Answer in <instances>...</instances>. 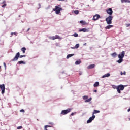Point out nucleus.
Returning a JSON list of instances; mask_svg holds the SVG:
<instances>
[{
    "label": "nucleus",
    "instance_id": "20e7f679",
    "mask_svg": "<svg viewBox=\"0 0 130 130\" xmlns=\"http://www.w3.org/2000/svg\"><path fill=\"white\" fill-rule=\"evenodd\" d=\"M117 92L118 93H119V94H121V91H123V90H124V85H119L118 86H117Z\"/></svg>",
    "mask_w": 130,
    "mask_h": 130
},
{
    "label": "nucleus",
    "instance_id": "dca6fc26",
    "mask_svg": "<svg viewBox=\"0 0 130 130\" xmlns=\"http://www.w3.org/2000/svg\"><path fill=\"white\" fill-rule=\"evenodd\" d=\"M21 51H22L23 53H25L26 52V50H27V49L25 47H23L21 49Z\"/></svg>",
    "mask_w": 130,
    "mask_h": 130
},
{
    "label": "nucleus",
    "instance_id": "2eb2a0df",
    "mask_svg": "<svg viewBox=\"0 0 130 130\" xmlns=\"http://www.w3.org/2000/svg\"><path fill=\"white\" fill-rule=\"evenodd\" d=\"M107 77H110V74L107 73L102 76V78H107Z\"/></svg>",
    "mask_w": 130,
    "mask_h": 130
},
{
    "label": "nucleus",
    "instance_id": "a18cd8bd",
    "mask_svg": "<svg viewBox=\"0 0 130 130\" xmlns=\"http://www.w3.org/2000/svg\"><path fill=\"white\" fill-rule=\"evenodd\" d=\"M58 1H64V0H58Z\"/></svg>",
    "mask_w": 130,
    "mask_h": 130
},
{
    "label": "nucleus",
    "instance_id": "de8ad7c7",
    "mask_svg": "<svg viewBox=\"0 0 130 130\" xmlns=\"http://www.w3.org/2000/svg\"><path fill=\"white\" fill-rule=\"evenodd\" d=\"M0 69H1V66H0Z\"/></svg>",
    "mask_w": 130,
    "mask_h": 130
},
{
    "label": "nucleus",
    "instance_id": "9d476101",
    "mask_svg": "<svg viewBox=\"0 0 130 130\" xmlns=\"http://www.w3.org/2000/svg\"><path fill=\"white\" fill-rule=\"evenodd\" d=\"M124 55H125V52H124V51H123L122 52H121L120 54L118 55V58H123V57H124Z\"/></svg>",
    "mask_w": 130,
    "mask_h": 130
},
{
    "label": "nucleus",
    "instance_id": "f3484780",
    "mask_svg": "<svg viewBox=\"0 0 130 130\" xmlns=\"http://www.w3.org/2000/svg\"><path fill=\"white\" fill-rule=\"evenodd\" d=\"M119 59L117 61V62H118V63H121V62H122V61H123V58H119Z\"/></svg>",
    "mask_w": 130,
    "mask_h": 130
},
{
    "label": "nucleus",
    "instance_id": "37998d69",
    "mask_svg": "<svg viewBox=\"0 0 130 130\" xmlns=\"http://www.w3.org/2000/svg\"><path fill=\"white\" fill-rule=\"evenodd\" d=\"M4 66H5V67L6 68V63H4Z\"/></svg>",
    "mask_w": 130,
    "mask_h": 130
},
{
    "label": "nucleus",
    "instance_id": "4be33fe9",
    "mask_svg": "<svg viewBox=\"0 0 130 130\" xmlns=\"http://www.w3.org/2000/svg\"><path fill=\"white\" fill-rule=\"evenodd\" d=\"M113 27V25H107L105 29H110V28H112Z\"/></svg>",
    "mask_w": 130,
    "mask_h": 130
},
{
    "label": "nucleus",
    "instance_id": "9b49d317",
    "mask_svg": "<svg viewBox=\"0 0 130 130\" xmlns=\"http://www.w3.org/2000/svg\"><path fill=\"white\" fill-rule=\"evenodd\" d=\"M100 18V15L99 14H96L95 15L93 16L92 20L93 21H97L98 19Z\"/></svg>",
    "mask_w": 130,
    "mask_h": 130
},
{
    "label": "nucleus",
    "instance_id": "1a4fd4ad",
    "mask_svg": "<svg viewBox=\"0 0 130 130\" xmlns=\"http://www.w3.org/2000/svg\"><path fill=\"white\" fill-rule=\"evenodd\" d=\"M106 12L108 15H110V16H111V15L113 14V11H112V8H109L108 9L106 10Z\"/></svg>",
    "mask_w": 130,
    "mask_h": 130
},
{
    "label": "nucleus",
    "instance_id": "423d86ee",
    "mask_svg": "<svg viewBox=\"0 0 130 130\" xmlns=\"http://www.w3.org/2000/svg\"><path fill=\"white\" fill-rule=\"evenodd\" d=\"M0 89L1 90L2 94H5V90H6V88L5 87V84H1L0 85Z\"/></svg>",
    "mask_w": 130,
    "mask_h": 130
},
{
    "label": "nucleus",
    "instance_id": "0eeeda50",
    "mask_svg": "<svg viewBox=\"0 0 130 130\" xmlns=\"http://www.w3.org/2000/svg\"><path fill=\"white\" fill-rule=\"evenodd\" d=\"M95 117H96V116L92 115V117H90L89 119L87 121V123H91L94 119H95Z\"/></svg>",
    "mask_w": 130,
    "mask_h": 130
},
{
    "label": "nucleus",
    "instance_id": "49530a36",
    "mask_svg": "<svg viewBox=\"0 0 130 130\" xmlns=\"http://www.w3.org/2000/svg\"><path fill=\"white\" fill-rule=\"evenodd\" d=\"M79 75H81V73H79Z\"/></svg>",
    "mask_w": 130,
    "mask_h": 130
},
{
    "label": "nucleus",
    "instance_id": "a878e982",
    "mask_svg": "<svg viewBox=\"0 0 130 130\" xmlns=\"http://www.w3.org/2000/svg\"><path fill=\"white\" fill-rule=\"evenodd\" d=\"M74 14H75V15H78L79 14V10H75L74 11Z\"/></svg>",
    "mask_w": 130,
    "mask_h": 130
},
{
    "label": "nucleus",
    "instance_id": "e433bc0d",
    "mask_svg": "<svg viewBox=\"0 0 130 130\" xmlns=\"http://www.w3.org/2000/svg\"><path fill=\"white\" fill-rule=\"evenodd\" d=\"M56 7H58V8H61V6L60 5H58V6H56Z\"/></svg>",
    "mask_w": 130,
    "mask_h": 130
},
{
    "label": "nucleus",
    "instance_id": "5701e85b",
    "mask_svg": "<svg viewBox=\"0 0 130 130\" xmlns=\"http://www.w3.org/2000/svg\"><path fill=\"white\" fill-rule=\"evenodd\" d=\"M81 64V60H77L75 62V64L79 65Z\"/></svg>",
    "mask_w": 130,
    "mask_h": 130
},
{
    "label": "nucleus",
    "instance_id": "f8f14e48",
    "mask_svg": "<svg viewBox=\"0 0 130 130\" xmlns=\"http://www.w3.org/2000/svg\"><path fill=\"white\" fill-rule=\"evenodd\" d=\"M89 28L87 29V28H85L81 29L79 30V32H89Z\"/></svg>",
    "mask_w": 130,
    "mask_h": 130
},
{
    "label": "nucleus",
    "instance_id": "c9c22d12",
    "mask_svg": "<svg viewBox=\"0 0 130 130\" xmlns=\"http://www.w3.org/2000/svg\"><path fill=\"white\" fill-rule=\"evenodd\" d=\"M129 26H130V24H126V27L127 28V27H129Z\"/></svg>",
    "mask_w": 130,
    "mask_h": 130
},
{
    "label": "nucleus",
    "instance_id": "473e14b6",
    "mask_svg": "<svg viewBox=\"0 0 130 130\" xmlns=\"http://www.w3.org/2000/svg\"><path fill=\"white\" fill-rule=\"evenodd\" d=\"M21 128H23V127L22 126H18L17 128V129H21Z\"/></svg>",
    "mask_w": 130,
    "mask_h": 130
},
{
    "label": "nucleus",
    "instance_id": "7ed1b4c3",
    "mask_svg": "<svg viewBox=\"0 0 130 130\" xmlns=\"http://www.w3.org/2000/svg\"><path fill=\"white\" fill-rule=\"evenodd\" d=\"M53 11L55 12L57 15H58L59 14H60V11H62V8L55 6V8L53 9Z\"/></svg>",
    "mask_w": 130,
    "mask_h": 130
},
{
    "label": "nucleus",
    "instance_id": "79ce46f5",
    "mask_svg": "<svg viewBox=\"0 0 130 130\" xmlns=\"http://www.w3.org/2000/svg\"><path fill=\"white\" fill-rule=\"evenodd\" d=\"M29 30H30V28H28L27 30V32H28L29 31Z\"/></svg>",
    "mask_w": 130,
    "mask_h": 130
},
{
    "label": "nucleus",
    "instance_id": "c85d7f7f",
    "mask_svg": "<svg viewBox=\"0 0 130 130\" xmlns=\"http://www.w3.org/2000/svg\"><path fill=\"white\" fill-rule=\"evenodd\" d=\"M73 36H74V37H78V35L77 33H74V34L73 35Z\"/></svg>",
    "mask_w": 130,
    "mask_h": 130
},
{
    "label": "nucleus",
    "instance_id": "72a5a7b5",
    "mask_svg": "<svg viewBox=\"0 0 130 130\" xmlns=\"http://www.w3.org/2000/svg\"><path fill=\"white\" fill-rule=\"evenodd\" d=\"M20 112H25V110L24 109H21L20 110Z\"/></svg>",
    "mask_w": 130,
    "mask_h": 130
},
{
    "label": "nucleus",
    "instance_id": "ddd939ff",
    "mask_svg": "<svg viewBox=\"0 0 130 130\" xmlns=\"http://www.w3.org/2000/svg\"><path fill=\"white\" fill-rule=\"evenodd\" d=\"M95 68V64L89 65L87 67V70H91V69H94Z\"/></svg>",
    "mask_w": 130,
    "mask_h": 130
},
{
    "label": "nucleus",
    "instance_id": "ea45409f",
    "mask_svg": "<svg viewBox=\"0 0 130 130\" xmlns=\"http://www.w3.org/2000/svg\"><path fill=\"white\" fill-rule=\"evenodd\" d=\"M93 92H94L95 93H97V90H94Z\"/></svg>",
    "mask_w": 130,
    "mask_h": 130
},
{
    "label": "nucleus",
    "instance_id": "f03ea898",
    "mask_svg": "<svg viewBox=\"0 0 130 130\" xmlns=\"http://www.w3.org/2000/svg\"><path fill=\"white\" fill-rule=\"evenodd\" d=\"M113 19V16L109 15L108 17L106 18V21L108 25H110L112 24V19Z\"/></svg>",
    "mask_w": 130,
    "mask_h": 130
},
{
    "label": "nucleus",
    "instance_id": "4c0bfd02",
    "mask_svg": "<svg viewBox=\"0 0 130 130\" xmlns=\"http://www.w3.org/2000/svg\"><path fill=\"white\" fill-rule=\"evenodd\" d=\"M11 35H16V32H12Z\"/></svg>",
    "mask_w": 130,
    "mask_h": 130
},
{
    "label": "nucleus",
    "instance_id": "7c9ffc66",
    "mask_svg": "<svg viewBox=\"0 0 130 130\" xmlns=\"http://www.w3.org/2000/svg\"><path fill=\"white\" fill-rule=\"evenodd\" d=\"M83 99H84V100H86V99H88V96L85 95V96H83Z\"/></svg>",
    "mask_w": 130,
    "mask_h": 130
},
{
    "label": "nucleus",
    "instance_id": "412c9836",
    "mask_svg": "<svg viewBox=\"0 0 130 130\" xmlns=\"http://www.w3.org/2000/svg\"><path fill=\"white\" fill-rule=\"evenodd\" d=\"M121 3H130V0H121Z\"/></svg>",
    "mask_w": 130,
    "mask_h": 130
},
{
    "label": "nucleus",
    "instance_id": "a211bd4d",
    "mask_svg": "<svg viewBox=\"0 0 130 130\" xmlns=\"http://www.w3.org/2000/svg\"><path fill=\"white\" fill-rule=\"evenodd\" d=\"M74 54H68L67 56V59H69L70 58V57H72V56H74Z\"/></svg>",
    "mask_w": 130,
    "mask_h": 130
},
{
    "label": "nucleus",
    "instance_id": "39448f33",
    "mask_svg": "<svg viewBox=\"0 0 130 130\" xmlns=\"http://www.w3.org/2000/svg\"><path fill=\"white\" fill-rule=\"evenodd\" d=\"M71 110L72 109L70 108H69L67 110H63L61 112V114H62V115H66V114H68V113L71 112Z\"/></svg>",
    "mask_w": 130,
    "mask_h": 130
},
{
    "label": "nucleus",
    "instance_id": "f704fd0d",
    "mask_svg": "<svg viewBox=\"0 0 130 130\" xmlns=\"http://www.w3.org/2000/svg\"><path fill=\"white\" fill-rule=\"evenodd\" d=\"M6 6H7V4H5L4 5H2V8H5V7H6Z\"/></svg>",
    "mask_w": 130,
    "mask_h": 130
},
{
    "label": "nucleus",
    "instance_id": "c756f323",
    "mask_svg": "<svg viewBox=\"0 0 130 130\" xmlns=\"http://www.w3.org/2000/svg\"><path fill=\"white\" fill-rule=\"evenodd\" d=\"M126 72L125 71H124V72H121V75H126Z\"/></svg>",
    "mask_w": 130,
    "mask_h": 130
},
{
    "label": "nucleus",
    "instance_id": "393cba45",
    "mask_svg": "<svg viewBox=\"0 0 130 130\" xmlns=\"http://www.w3.org/2000/svg\"><path fill=\"white\" fill-rule=\"evenodd\" d=\"M80 24H82L83 25H86V22L83 20L80 21Z\"/></svg>",
    "mask_w": 130,
    "mask_h": 130
},
{
    "label": "nucleus",
    "instance_id": "4468645a",
    "mask_svg": "<svg viewBox=\"0 0 130 130\" xmlns=\"http://www.w3.org/2000/svg\"><path fill=\"white\" fill-rule=\"evenodd\" d=\"M100 111L97 110H94L93 113H92V115H94V114H96L97 113H100Z\"/></svg>",
    "mask_w": 130,
    "mask_h": 130
},
{
    "label": "nucleus",
    "instance_id": "b1692460",
    "mask_svg": "<svg viewBox=\"0 0 130 130\" xmlns=\"http://www.w3.org/2000/svg\"><path fill=\"white\" fill-rule=\"evenodd\" d=\"M91 100H92V98H90L89 99H87L86 100H85V102H90Z\"/></svg>",
    "mask_w": 130,
    "mask_h": 130
},
{
    "label": "nucleus",
    "instance_id": "6ab92c4d",
    "mask_svg": "<svg viewBox=\"0 0 130 130\" xmlns=\"http://www.w3.org/2000/svg\"><path fill=\"white\" fill-rule=\"evenodd\" d=\"M98 86H99V82H96L94 85L93 86L96 87H98Z\"/></svg>",
    "mask_w": 130,
    "mask_h": 130
},
{
    "label": "nucleus",
    "instance_id": "58836bf2",
    "mask_svg": "<svg viewBox=\"0 0 130 130\" xmlns=\"http://www.w3.org/2000/svg\"><path fill=\"white\" fill-rule=\"evenodd\" d=\"M74 114H75L74 113H72L71 114V116H73L74 115Z\"/></svg>",
    "mask_w": 130,
    "mask_h": 130
},
{
    "label": "nucleus",
    "instance_id": "aec40b11",
    "mask_svg": "<svg viewBox=\"0 0 130 130\" xmlns=\"http://www.w3.org/2000/svg\"><path fill=\"white\" fill-rule=\"evenodd\" d=\"M111 55L113 57H116V56H117V54H116V53L114 52V53H113L112 54H111Z\"/></svg>",
    "mask_w": 130,
    "mask_h": 130
},
{
    "label": "nucleus",
    "instance_id": "6e6552de",
    "mask_svg": "<svg viewBox=\"0 0 130 130\" xmlns=\"http://www.w3.org/2000/svg\"><path fill=\"white\" fill-rule=\"evenodd\" d=\"M60 38V37H59L58 35H56L53 37H49V39L51 40H55V39H59Z\"/></svg>",
    "mask_w": 130,
    "mask_h": 130
},
{
    "label": "nucleus",
    "instance_id": "2f4dec72",
    "mask_svg": "<svg viewBox=\"0 0 130 130\" xmlns=\"http://www.w3.org/2000/svg\"><path fill=\"white\" fill-rule=\"evenodd\" d=\"M112 87H113V89H116L117 90V86L113 85Z\"/></svg>",
    "mask_w": 130,
    "mask_h": 130
},
{
    "label": "nucleus",
    "instance_id": "a19ab883",
    "mask_svg": "<svg viewBox=\"0 0 130 130\" xmlns=\"http://www.w3.org/2000/svg\"><path fill=\"white\" fill-rule=\"evenodd\" d=\"M49 124H52H52H53V123L51 122V123H49Z\"/></svg>",
    "mask_w": 130,
    "mask_h": 130
},
{
    "label": "nucleus",
    "instance_id": "bb28decb",
    "mask_svg": "<svg viewBox=\"0 0 130 130\" xmlns=\"http://www.w3.org/2000/svg\"><path fill=\"white\" fill-rule=\"evenodd\" d=\"M80 47V44H77L75 45L74 48H79V47Z\"/></svg>",
    "mask_w": 130,
    "mask_h": 130
},
{
    "label": "nucleus",
    "instance_id": "cd10ccee",
    "mask_svg": "<svg viewBox=\"0 0 130 130\" xmlns=\"http://www.w3.org/2000/svg\"><path fill=\"white\" fill-rule=\"evenodd\" d=\"M18 63H19V64H22L25 63V62H24V61H19Z\"/></svg>",
    "mask_w": 130,
    "mask_h": 130
},
{
    "label": "nucleus",
    "instance_id": "c03bdc74",
    "mask_svg": "<svg viewBox=\"0 0 130 130\" xmlns=\"http://www.w3.org/2000/svg\"><path fill=\"white\" fill-rule=\"evenodd\" d=\"M87 44V43H85L84 44V45H86Z\"/></svg>",
    "mask_w": 130,
    "mask_h": 130
},
{
    "label": "nucleus",
    "instance_id": "f257e3e1",
    "mask_svg": "<svg viewBox=\"0 0 130 130\" xmlns=\"http://www.w3.org/2000/svg\"><path fill=\"white\" fill-rule=\"evenodd\" d=\"M26 55H20V52H18L15 55L14 58L12 60V61H17L18 59H19V57L20 58H22V57H25Z\"/></svg>",
    "mask_w": 130,
    "mask_h": 130
}]
</instances>
